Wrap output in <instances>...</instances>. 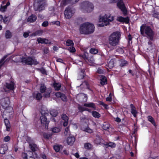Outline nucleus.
<instances>
[{
	"instance_id": "f257e3e1",
	"label": "nucleus",
	"mask_w": 159,
	"mask_h": 159,
	"mask_svg": "<svg viewBox=\"0 0 159 159\" xmlns=\"http://www.w3.org/2000/svg\"><path fill=\"white\" fill-rule=\"evenodd\" d=\"M140 31L143 36L146 37L151 40L153 39L154 33L150 26L143 24L140 27Z\"/></svg>"
},
{
	"instance_id": "f03ea898",
	"label": "nucleus",
	"mask_w": 159,
	"mask_h": 159,
	"mask_svg": "<svg viewBox=\"0 0 159 159\" xmlns=\"http://www.w3.org/2000/svg\"><path fill=\"white\" fill-rule=\"evenodd\" d=\"M95 30L94 25L89 22H85L81 24L80 28V33L83 34H89L93 33Z\"/></svg>"
},
{
	"instance_id": "7ed1b4c3",
	"label": "nucleus",
	"mask_w": 159,
	"mask_h": 159,
	"mask_svg": "<svg viewBox=\"0 0 159 159\" xmlns=\"http://www.w3.org/2000/svg\"><path fill=\"white\" fill-rule=\"evenodd\" d=\"M121 36L120 33L116 31L112 33L108 38V43L111 46L114 47L118 44Z\"/></svg>"
},
{
	"instance_id": "20e7f679",
	"label": "nucleus",
	"mask_w": 159,
	"mask_h": 159,
	"mask_svg": "<svg viewBox=\"0 0 159 159\" xmlns=\"http://www.w3.org/2000/svg\"><path fill=\"white\" fill-rule=\"evenodd\" d=\"M94 6L92 3L88 1L83 2L81 4V9L84 12H90L93 11Z\"/></svg>"
},
{
	"instance_id": "39448f33",
	"label": "nucleus",
	"mask_w": 159,
	"mask_h": 159,
	"mask_svg": "<svg viewBox=\"0 0 159 159\" xmlns=\"http://www.w3.org/2000/svg\"><path fill=\"white\" fill-rule=\"evenodd\" d=\"M39 91L41 93H45L43 96L46 98H48L50 96V93L51 92V89H47L44 84H41L39 88Z\"/></svg>"
},
{
	"instance_id": "423d86ee",
	"label": "nucleus",
	"mask_w": 159,
	"mask_h": 159,
	"mask_svg": "<svg viewBox=\"0 0 159 159\" xmlns=\"http://www.w3.org/2000/svg\"><path fill=\"white\" fill-rule=\"evenodd\" d=\"M21 62L29 65H36L39 63L35 59L30 57L27 58L24 57L23 59L21 60Z\"/></svg>"
},
{
	"instance_id": "0eeeda50",
	"label": "nucleus",
	"mask_w": 159,
	"mask_h": 159,
	"mask_svg": "<svg viewBox=\"0 0 159 159\" xmlns=\"http://www.w3.org/2000/svg\"><path fill=\"white\" fill-rule=\"evenodd\" d=\"M114 20L113 17L111 16H109L108 17L107 16L105 15L102 17V22L101 24L98 25L99 26H104L108 25L109 22L113 21Z\"/></svg>"
},
{
	"instance_id": "6e6552de",
	"label": "nucleus",
	"mask_w": 159,
	"mask_h": 159,
	"mask_svg": "<svg viewBox=\"0 0 159 159\" xmlns=\"http://www.w3.org/2000/svg\"><path fill=\"white\" fill-rule=\"evenodd\" d=\"M75 13L74 10L70 7H67L64 12V14L66 18L70 19Z\"/></svg>"
},
{
	"instance_id": "1a4fd4ad",
	"label": "nucleus",
	"mask_w": 159,
	"mask_h": 159,
	"mask_svg": "<svg viewBox=\"0 0 159 159\" xmlns=\"http://www.w3.org/2000/svg\"><path fill=\"white\" fill-rule=\"evenodd\" d=\"M40 120L42 125L46 129H48L49 121L47 120L45 115H42L41 116Z\"/></svg>"
},
{
	"instance_id": "9d476101",
	"label": "nucleus",
	"mask_w": 159,
	"mask_h": 159,
	"mask_svg": "<svg viewBox=\"0 0 159 159\" xmlns=\"http://www.w3.org/2000/svg\"><path fill=\"white\" fill-rule=\"evenodd\" d=\"M76 98L78 101L82 102H86L87 100L86 95L84 94L78 95L76 96Z\"/></svg>"
},
{
	"instance_id": "9b49d317",
	"label": "nucleus",
	"mask_w": 159,
	"mask_h": 159,
	"mask_svg": "<svg viewBox=\"0 0 159 159\" xmlns=\"http://www.w3.org/2000/svg\"><path fill=\"white\" fill-rule=\"evenodd\" d=\"M34 10L35 11H41L45 9V4L43 3L40 5L38 3L35 4L34 6Z\"/></svg>"
},
{
	"instance_id": "f8f14e48",
	"label": "nucleus",
	"mask_w": 159,
	"mask_h": 159,
	"mask_svg": "<svg viewBox=\"0 0 159 159\" xmlns=\"http://www.w3.org/2000/svg\"><path fill=\"white\" fill-rule=\"evenodd\" d=\"M117 5L119 8L121 9L124 13H125L127 12L126 9L122 0H120L118 2Z\"/></svg>"
},
{
	"instance_id": "ddd939ff",
	"label": "nucleus",
	"mask_w": 159,
	"mask_h": 159,
	"mask_svg": "<svg viewBox=\"0 0 159 159\" xmlns=\"http://www.w3.org/2000/svg\"><path fill=\"white\" fill-rule=\"evenodd\" d=\"M10 99L8 98H6L1 100V103L2 106L4 108H7L10 103Z\"/></svg>"
},
{
	"instance_id": "4468645a",
	"label": "nucleus",
	"mask_w": 159,
	"mask_h": 159,
	"mask_svg": "<svg viewBox=\"0 0 159 159\" xmlns=\"http://www.w3.org/2000/svg\"><path fill=\"white\" fill-rule=\"evenodd\" d=\"M37 41L39 43H40L41 44H50L52 43L51 42L49 41L48 39L45 38H37Z\"/></svg>"
},
{
	"instance_id": "2eb2a0df",
	"label": "nucleus",
	"mask_w": 159,
	"mask_h": 159,
	"mask_svg": "<svg viewBox=\"0 0 159 159\" xmlns=\"http://www.w3.org/2000/svg\"><path fill=\"white\" fill-rule=\"evenodd\" d=\"M81 129L88 133H91L93 132L92 130L88 127V125L86 124L81 126Z\"/></svg>"
},
{
	"instance_id": "dca6fc26",
	"label": "nucleus",
	"mask_w": 159,
	"mask_h": 159,
	"mask_svg": "<svg viewBox=\"0 0 159 159\" xmlns=\"http://www.w3.org/2000/svg\"><path fill=\"white\" fill-rule=\"evenodd\" d=\"M75 141V139L74 136H69L68 137L66 141L68 145L72 146Z\"/></svg>"
},
{
	"instance_id": "f3484780",
	"label": "nucleus",
	"mask_w": 159,
	"mask_h": 159,
	"mask_svg": "<svg viewBox=\"0 0 159 159\" xmlns=\"http://www.w3.org/2000/svg\"><path fill=\"white\" fill-rule=\"evenodd\" d=\"M131 112L133 115L134 117H136L137 116V112L136 111L135 107L132 104L130 105Z\"/></svg>"
},
{
	"instance_id": "a211bd4d",
	"label": "nucleus",
	"mask_w": 159,
	"mask_h": 159,
	"mask_svg": "<svg viewBox=\"0 0 159 159\" xmlns=\"http://www.w3.org/2000/svg\"><path fill=\"white\" fill-rule=\"evenodd\" d=\"M29 146L30 148L33 152H35L37 151L38 149V147L37 145L34 143H31L29 142Z\"/></svg>"
},
{
	"instance_id": "6ab92c4d",
	"label": "nucleus",
	"mask_w": 159,
	"mask_h": 159,
	"mask_svg": "<svg viewBox=\"0 0 159 159\" xmlns=\"http://www.w3.org/2000/svg\"><path fill=\"white\" fill-rule=\"evenodd\" d=\"M8 149V147L7 145L4 144L0 148V153L2 154H4Z\"/></svg>"
},
{
	"instance_id": "aec40b11",
	"label": "nucleus",
	"mask_w": 159,
	"mask_h": 159,
	"mask_svg": "<svg viewBox=\"0 0 159 159\" xmlns=\"http://www.w3.org/2000/svg\"><path fill=\"white\" fill-rule=\"evenodd\" d=\"M14 84L12 82H11L9 83H6V87L8 89L12 90L14 89Z\"/></svg>"
},
{
	"instance_id": "412c9836",
	"label": "nucleus",
	"mask_w": 159,
	"mask_h": 159,
	"mask_svg": "<svg viewBox=\"0 0 159 159\" xmlns=\"http://www.w3.org/2000/svg\"><path fill=\"white\" fill-rule=\"evenodd\" d=\"M4 123L6 128V130L9 131H10L11 125L8 120L5 119L4 120Z\"/></svg>"
},
{
	"instance_id": "4be33fe9",
	"label": "nucleus",
	"mask_w": 159,
	"mask_h": 159,
	"mask_svg": "<svg viewBox=\"0 0 159 159\" xmlns=\"http://www.w3.org/2000/svg\"><path fill=\"white\" fill-rule=\"evenodd\" d=\"M43 30H38L33 33L31 34V36H41L43 33Z\"/></svg>"
},
{
	"instance_id": "5701e85b",
	"label": "nucleus",
	"mask_w": 159,
	"mask_h": 159,
	"mask_svg": "<svg viewBox=\"0 0 159 159\" xmlns=\"http://www.w3.org/2000/svg\"><path fill=\"white\" fill-rule=\"evenodd\" d=\"M37 19L36 16L32 15L30 16L27 20V21L30 22H33L35 21Z\"/></svg>"
},
{
	"instance_id": "b1692460",
	"label": "nucleus",
	"mask_w": 159,
	"mask_h": 159,
	"mask_svg": "<svg viewBox=\"0 0 159 159\" xmlns=\"http://www.w3.org/2000/svg\"><path fill=\"white\" fill-rule=\"evenodd\" d=\"M104 146L106 148H108L109 147L113 148L116 147V144L114 143L110 142L104 144Z\"/></svg>"
},
{
	"instance_id": "393cba45",
	"label": "nucleus",
	"mask_w": 159,
	"mask_h": 159,
	"mask_svg": "<svg viewBox=\"0 0 159 159\" xmlns=\"http://www.w3.org/2000/svg\"><path fill=\"white\" fill-rule=\"evenodd\" d=\"M84 106L85 107L92 108L94 109H96L95 105L93 103L91 102L89 103H84Z\"/></svg>"
},
{
	"instance_id": "a878e982",
	"label": "nucleus",
	"mask_w": 159,
	"mask_h": 159,
	"mask_svg": "<svg viewBox=\"0 0 159 159\" xmlns=\"http://www.w3.org/2000/svg\"><path fill=\"white\" fill-rule=\"evenodd\" d=\"M11 18L10 16H5L3 19V21L4 23L6 24H7L11 20Z\"/></svg>"
},
{
	"instance_id": "bb28decb",
	"label": "nucleus",
	"mask_w": 159,
	"mask_h": 159,
	"mask_svg": "<svg viewBox=\"0 0 159 159\" xmlns=\"http://www.w3.org/2000/svg\"><path fill=\"white\" fill-rule=\"evenodd\" d=\"M100 83L103 85L105 84H107V80L105 77L102 76L100 79Z\"/></svg>"
},
{
	"instance_id": "cd10ccee",
	"label": "nucleus",
	"mask_w": 159,
	"mask_h": 159,
	"mask_svg": "<svg viewBox=\"0 0 159 159\" xmlns=\"http://www.w3.org/2000/svg\"><path fill=\"white\" fill-rule=\"evenodd\" d=\"M148 120L150 121L154 126H156V123L154 118L151 116H148Z\"/></svg>"
},
{
	"instance_id": "c85d7f7f",
	"label": "nucleus",
	"mask_w": 159,
	"mask_h": 159,
	"mask_svg": "<svg viewBox=\"0 0 159 159\" xmlns=\"http://www.w3.org/2000/svg\"><path fill=\"white\" fill-rule=\"evenodd\" d=\"M50 114L52 116L56 117L57 115V111L55 109H51L50 111Z\"/></svg>"
},
{
	"instance_id": "c756f323",
	"label": "nucleus",
	"mask_w": 159,
	"mask_h": 159,
	"mask_svg": "<svg viewBox=\"0 0 159 159\" xmlns=\"http://www.w3.org/2000/svg\"><path fill=\"white\" fill-rule=\"evenodd\" d=\"M92 116L94 117L98 118L100 116V114L96 111H93L92 112Z\"/></svg>"
},
{
	"instance_id": "7c9ffc66",
	"label": "nucleus",
	"mask_w": 159,
	"mask_h": 159,
	"mask_svg": "<svg viewBox=\"0 0 159 159\" xmlns=\"http://www.w3.org/2000/svg\"><path fill=\"white\" fill-rule=\"evenodd\" d=\"M102 141V139L100 137L97 136L95 140V142L97 144H100Z\"/></svg>"
},
{
	"instance_id": "2f4dec72",
	"label": "nucleus",
	"mask_w": 159,
	"mask_h": 159,
	"mask_svg": "<svg viewBox=\"0 0 159 159\" xmlns=\"http://www.w3.org/2000/svg\"><path fill=\"white\" fill-rule=\"evenodd\" d=\"M108 66L110 69L112 68L114 66V62L113 60H111L108 63Z\"/></svg>"
},
{
	"instance_id": "473e14b6",
	"label": "nucleus",
	"mask_w": 159,
	"mask_h": 159,
	"mask_svg": "<svg viewBox=\"0 0 159 159\" xmlns=\"http://www.w3.org/2000/svg\"><path fill=\"white\" fill-rule=\"evenodd\" d=\"M5 36L7 39H10L11 37L12 34L9 30H7L6 32Z\"/></svg>"
},
{
	"instance_id": "72a5a7b5",
	"label": "nucleus",
	"mask_w": 159,
	"mask_h": 159,
	"mask_svg": "<svg viewBox=\"0 0 159 159\" xmlns=\"http://www.w3.org/2000/svg\"><path fill=\"white\" fill-rule=\"evenodd\" d=\"M54 87L56 90H58L61 88V85L58 83H55L53 84Z\"/></svg>"
},
{
	"instance_id": "f704fd0d",
	"label": "nucleus",
	"mask_w": 159,
	"mask_h": 159,
	"mask_svg": "<svg viewBox=\"0 0 159 159\" xmlns=\"http://www.w3.org/2000/svg\"><path fill=\"white\" fill-rule=\"evenodd\" d=\"M52 132L54 133H57L59 132L61 130L59 127H54L52 128L51 129Z\"/></svg>"
},
{
	"instance_id": "c9c22d12",
	"label": "nucleus",
	"mask_w": 159,
	"mask_h": 159,
	"mask_svg": "<svg viewBox=\"0 0 159 159\" xmlns=\"http://www.w3.org/2000/svg\"><path fill=\"white\" fill-rule=\"evenodd\" d=\"M84 76V71L82 70L78 76V79L80 80L82 79Z\"/></svg>"
},
{
	"instance_id": "e433bc0d",
	"label": "nucleus",
	"mask_w": 159,
	"mask_h": 159,
	"mask_svg": "<svg viewBox=\"0 0 159 159\" xmlns=\"http://www.w3.org/2000/svg\"><path fill=\"white\" fill-rule=\"evenodd\" d=\"M66 45L67 46H73L74 43L73 41L70 39H68L66 42Z\"/></svg>"
},
{
	"instance_id": "4c0bfd02",
	"label": "nucleus",
	"mask_w": 159,
	"mask_h": 159,
	"mask_svg": "<svg viewBox=\"0 0 159 159\" xmlns=\"http://www.w3.org/2000/svg\"><path fill=\"white\" fill-rule=\"evenodd\" d=\"M89 52L91 54H95L98 53V51L95 48H92L90 50Z\"/></svg>"
},
{
	"instance_id": "58836bf2",
	"label": "nucleus",
	"mask_w": 159,
	"mask_h": 159,
	"mask_svg": "<svg viewBox=\"0 0 159 159\" xmlns=\"http://www.w3.org/2000/svg\"><path fill=\"white\" fill-rule=\"evenodd\" d=\"M110 128V125L107 123H105L103 124L102 128L105 130H107Z\"/></svg>"
},
{
	"instance_id": "ea45409f",
	"label": "nucleus",
	"mask_w": 159,
	"mask_h": 159,
	"mask_svg": "<svg viewBox=\"0 0 159 159\" xmlns=\"http://www.w3.org/2000/svg\"><path fill=\"white\" fill-rule=\"evenodd\" d=\"M7 55H5L0 60V68L4 64L5 61L4 60L7 57Z\"/></svg>"
},
{
	"instance_id": "a19ab883",
	"label": "nucleus",
	"mask_w": 159,
	"mask_h": 159,
	"mask_svg": "<svg viewBox=\"0 0 159 159\" xmlns=\"http://www.w3.org/2000/svg\"><path fill=\"white\" fill-rule=\"evenodd\" d=\"M24 57L21 56L20 55L17 56L16 57V61L17 62L20 61L21 62V60L23 59Z\"/></svg>"
},
{
	"instance_id": "79ce46f5",
	"label": "nucleus",
	"mask_w": 159,
	"mask_h": 159,
	"mask_svg": "<svg viewBox=\"0 0 159 159\" xmlns=\"http://www.w3.org/2000/svg\"><path fill=\"white\" fill-rule=\"evenodd\" d=\"M78 109L80 112H82L84 111H89V109L87 108H84V107L79 106L78 107Z\"/></svg>"
},
{
	"instance_id": "37998d69",
	"label": "nucleus",
	"mask_w": 159,
	"mask_h": 159,
	"mask_svg": "<svg viewBox=\"0 0 159 159\" xmlns=\"http://www.w3.org/2000/svg\"><path fill=\"white\" fill-rule=\"evenodd\" d=\"M61 117L64 121H68V117L65 114H62L61 115Z\"/></svg>"
},
{
	"instance_id": "c03bdc74",
	"label": "nucleus",
	"mask_w": 159,
	"mask_h": 159,
	"mask_svg": "<svg viewBox=\"0 0 159 159\" xmlns=\"http://www.w3.org/2000/svg\"><path fill=\"white\" fill-rule=\"evenodd\" d=\"M120 66L122 67L126 66L127 65V61L125 60H122L120 61Z\"/></svg>"
},
{
	"instance_id": "a18cd8bd",
	"label": "nucleus",
	"mask_w": 159,
	"mask_h": 159,
	"mask_svg": "<svg viewBox=\"0 0 159 159\" xmlns=\"http://www.w3.org/2000/svg\"><path fill=\"white\" fill-rule=\"evenodd\" d=\"M66 3H70L71 4H74L78 2L79 0H64Z\"/></svg>"
},
{
	"instance_id": "49530a36",
	"label": "nucleus",
	"mask_w": 159,
	"mask_h": 159,
	"mask_svg": "<svg viewBox=\"0 0 159 159\" xmlns=\"http://www.w3.org/2000/svg\"><path fill=\"white\" fill-rule=\"evenodd\" d=\"M84 147L86 149H90L92 147V145L90 143H87L84 144Z\"/></svg>"
},
{
	"instance_id": "de8ad7c7",
	"label": "nucleus",
	"mask_w": 159,
	"mask_h": 159,
	"mask_svg": "<svg viewBox=\"0 0 159 159\" xmlns=\"http://www.w3.org/2000/svg\"><path fill=\"white\" fill-rule=\"evenodd\" d=\"M42 97V95L40 93H37L36 95V98L38 100H40Z\"/></svg>"
},
{
	"instance_id": "09e8293b",
	"label": "nucleus",
	"mask_w": 159,
	"mask_h": 159,
	"mask_svg": "<svg viewBox=\"0 0 159 159\" xmlns=\"http://www.w3.org/2000/svg\"><path fill=\"white\" fill-rule=\"evenodd\" d=\"M82 57L84 59H87L89 57L88 54L87 52H84V54L82 55Z\"/></svg>"
},
{
	"instance_id": "8fccbe9b",
	"label": "nucleus",
	"mask_w": 159,
	"mask_h": 159,
	"mask_svg": "<svg viewBox=\"0 0 159 159\" xmlns=\"http://www.w3.org/2000/svg\"><path fill=\"white\" fill-rule=\"evenodd\" d=\"M52 136V135L50 134H44V137L48 139H50Z\"/></svg>"
},
{
	"instance_id": "3c124183",
	"label": "nucleus",
	"mask_w": 159,
	"mask_h": 159,
	"mask_svg": "<svg viewBox=\"0 0 159 159\" xmlns=\"http://www.w3.org/2000/svg\"><path fill=\"white\" fill-rule=\"evenodd\" d=\"M88 61L90 63H93L94 61V60L92 57H89L87 59Z\"/></svg>"
},
{
	"instance_id": "603ef678",
	"label": "nucleus",
	"mask_w": 159,
	"mask_h": 159,
	"mask_svg": "<svg viewBox=\"0 0 159 159\" xmlns=\"http://www.w3.org/2000/svg\"><path fill=\"white\" fill-rule=\"evenodd\" d=\"M70 133L69 127H66L65 129V130L64 131L65 134L66 135L69 134V133Z\"/></svg>"
},
{
	"instance_id": "864d4df0",
	"label": "nucleus",
	"mask_w": 159,
	"mask_h": 159,
	"mask_svg": "<svg viewBox=\"0 0 159 159\" xmlns=\"http://www.w3.org/2000/svg\"><path fill=\"white\" fill-rule=\"evenodd\" d=\"M37 70L40 71L43 74H46V71L45 69L43 68L38 69Z\"/></svg>"
},
{
	"instance_id": "5fc2aeb1",
	"label": "nucleus",
	"mask_w": 159,
	"mask_h": 159,
	"mask_svg": "<svg viewBox=\"0 0 159 159\" xmlns=\"http://www.w3.org/2000/svg\"><path fill=\"white\" fill-rule=\"evenodd\" d=\"M7 8L6 6H1L0 8V10L2 12H4Z\"/></svg>"
},
{
	"instance_id": "6e6d98bb",
	"label": "nucleus",
	"mask_w": 159,
	"mask_h": 159,
	"mask_svg": "<svg viewBox=\"0 0 159 159\" xmlns=\"http://www.w3.org/2000/svg\"><path fill=\"white\" fill-rule=\"evenodd\" d=\"M54 150L56 151V152H58L60 150V147L57 145H55L54 146Z\"/></svg>"
},
{
	"instance_id": "4d7b16f0",
	"label": "nucleus",
	"mask_w": 159,
	"mask_h": 159,
	"mask_svg": "<svg viewBox=\"0 0 159 159\" xmlns=\"http://www.w3.org/2000/svg\"><path fill=\"white\" fill-rule=\"evenodd\" d=\"M48 22L47 21L43 22L42 24V25L44 27H47L48 25Z\"/></svg>"
},
{
	"instance_id": "13d9d810",
	"label": "nucleus",
	"mask_w": 159,
	"mask_h": 159,
	"mask_svg": "<svg viewBox=\"0 0 159 159\" xmlns=\"http://www.w3.org/2000/svg\"><path fill=\"white\" fill-rule=\"evenodd\" d=\"M61 98L63 101H66L67 98L66 96L63 94L61 95Z\"/></svg>"
},
{
	"instance_id": "bf43d9fd",
	"label": "nucleus",
	"mask_w": 159,
	"mask_h": 159,
	"mask_svg": "<svg viewBox=\"0 0 159 159\" xmlns=\"http://www.w3.org/2000/svg\"><path fill=\"white\" fill-rule=\"evenodd\" d=\"M100 104L102 106L105 108L107 109L108 108V105L103 103V102H101L100 103Z\"/></svg>"
},
{
	"instance_id": "052dcab7",
	"label": "nucleus",
	"mask_w": 159,
	"mask_h": 159,
	"mask_svg": "<svg viewBox=\"0 0 159 159\" xmlns=\"http://www.w3.org/2000/svg\"><path fill=\"white\" fill-rule=\"evenodd\" d=\"M123 19L124 17L120 16L117 17L116 20L118 21L123 22Z\"/></svg>"
},
{
	"instance_id": "680f3d73",
	"label": "nucleus",
	"mask_w": 159,
	"mask_h": 159,
	"mask_svg": "<svg viewBox=\"0 0 159 159\" xmlns=\"http://www.w3.org/2000/svg\"><path fill=\"white\" fill-rule=\"evenodd\" d=\"M10 137L8 136H7L4 138V141L6 142H7L9 141L10 140Z\"/></svg>"
},
{
	"instance_id": "e2e57ef3",
	"label": "nucleus",
	"mask_w": 159,
	"mask_h": 159,
	"mask_svg": "<svg viewBox=\"0 0 159 159\" xmlns=\"http://www.w3.org/2000/svg\"><path fill=\"white\" fill-rule=\"evenodd\" d=\"M106 99V100L107 101H109V102H110V101H111L112 98H111V93H110L109 94L108 97H107Z\"/></svg>"
},
{
	"instance_id": "0e129e2a",
	"label": "nucleus",
	"mask_w": 159,
	"mask_h": 159,
	"mask_svg": "<svg viewBox=\"0 0 159 159\" xmlns=\"http://www.w3.org/2000/svg\"><path fill=\"white\" fill-rule=\"evenodd\" d=\"M68 50L70 52H75V48L73 47L70 48L68 49Z\"/></svg>"
},
{
	"instance_id": "69168bd1",
	"label": "nucleus",
	"mask_w": 159,
	"mask_h": 159,
	"mask_svg": "<svg viewBox=\"0 0 159 159\" xmlns=\"http://www.w3.org/2000/svg\"><path fill=\"white\" fill-rule=\"evenodd\" d=\"M22 157L24 159H27V154L25 153H22Z\"/></svg>"
},
{
	"instance_id": "338daca9",
	"label": "nucleus",
	"mask_w": 159,
	"mask_h": 159,
	"mask_svg": "<svg viewBox=\"0 0 159 159\" xmlns=\"http://www.w3.org/2000/svg\"><path fill=\"white\" fill-rule=\"evenodd\" d=\"M129 20L128 17L124 18L123 22H125L126 23H127L129 22Z\"/></svg>"
},
{
	"instance_id": "774afa93",
	"label": "nucleus",
	"mask_w": 159,
	"mask_h": 159,
	"mask_svg": "<svg viewBox=\"0 0 159 159\" xmlns=\"http://www.w3.org/2000/svg\"><path fill=\"white\" fill-rule=\"evenodd\" d=\"M62 94L60 92H58L56 93L55 95L57 97H58V98H59V97L61 98Z\"/></svg>"
}]
</instances>
